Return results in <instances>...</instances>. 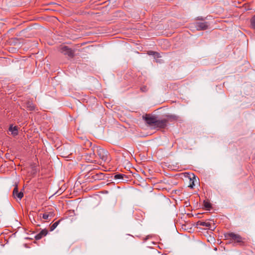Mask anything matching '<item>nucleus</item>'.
<instances>
[{"instance_id": "nucleus-6", "label": "nucleus", "mask_w": 255, "mask_h": 255, "mask_svg": "<svg viewBox=\"0 0 255 255\" xmlns=\"http://www.w3.org/2000/svg\"><path fill=\"white\" fill-rule=\"evenodd\" d=\"M167 122V120L166 119L159 120H158V118H157L153 128H164L166 126Z\"/></svg>"}, {"instance_id": "nucleus-12", "label": "nucleus", "mask_w": 255, "mask_h": 255, "mask_svg": "<svg viewBox=\"0 0 255 255\" xmlns=\"http://www.w3.org/2000/svg\"><path fill=\"white\" fill-rule=\"evenodd\" d=\"M92 177L94 180H100L104 179L105 177V175L102 172H99L92 175Z\"/></svg>"}, {"instance_id": "nucleus-5", "label": "nucleus", "mask_w": 255, "mask_h": 255, "mask_svg": "<svg viewBox=\"0 0 255 255\" xmlns=\"http://www.w3.org/2000/svg\"><path fill=\"white\" fill-rule=\"evenodd\" d=\"M59 50L61 53L70 57H73L74 55L73 51L67 46H63L60 48Z\"/></svg>"}, {"instance_id": "nucleus-4", "label": "nucleus", "mask_w": 255, "mask_h": 255, "mask_svg": "<svg viewBox=\"0 0 255 255\" xmlns=\"http://www.w3.org/2000/svg\"><path fill=\"white\" fill-rule=\"evenodd\" d=\"M96 148L97 153L100 158L106 161L107 160L108 151L100 147H96Z\"/></svg>"}, {"instance_id": "nucleus-14", "label": "nucleus", "mask_w": 255, "mask_h": 255, "mask_svg": "<svg viewBox=\"0 0 255 255\" xmlns=\"http://www.w3.org/2000/svg\"><path fill=\"white\" fill-rule=\"evenodd\" d=\"M114 178L115 179H118L120 181H125L127 180V177L125 175L122 174H116L114 176Z\"/></svg>"}, {"instance_id": "nucleus-19", "label": "nucleus", "mask_w": 255, "mask_h": 255, "mask_svg": "<svg viewBox=\"0 0 255 255\" xmlns=\"http://www.w3.org/2000/svg\"><path fill=\"white\" fill-rule=\"evenodd\" d=\"M155 58H159L161 57V56L159 53L155 52V55H154Z\"/></svg>"}, {"instance_id": "nucleus-18", "label": "nucleus", "mask_w": 255, "mask_h": 255, "mask_svg": "<svg viewBox=\"0 0 255 255\" xmlns=\"http://www.w3.org/2000/svg\"><path fill=\"white\" fill-rule=\"evenodd\" d=\"M251 24L252 27L255 29V15L252 18L251 20Z\"/></svg>"}, {"instance_id": "nucleus-22", "label": "nucleus", "mask_w": 255, "mask_h": 255, "mask_svg": "<svg viewBox=\"0 0 255 255\" xmlns=\"http://www.w3.org/2000/svg\"><path fill=\"white\" fill-rule=\"evenodd\" d=\"M145 89H146V88H145V87H143V88H141V90L142 91H145Z\"/></svg>"}, {"instance_id": "nucleus-23", "label": "nucleus", "mask_w": 255, "mask_h": 255, "mask_svg": "<svg viewBox=\"0 0 255 255\" xmlns=\"http://www.w3.org/2000/svg\"><path fill=\"white\" fill-rule=\"evenodd\" d=\"M88 143L90 144V145H91L92 144V143L89 141H88Z\"/></svg>"}, {"instance_id": "nucleus-10", "label": "nucleus", "mask_w": 255, "mask_h": 255, "mask_svg": "<svg viewBox=\"0 0 255 255\" xmlns=\"http://www.w3.org/2000/svg\"><path fill=\"white\" fill-rule=\"evenodd\" d=\"M197 225L205 227L211 230H213L215 229V227H213V228H212L211 224L208 222H203L201 221H199L197 222Z\"/></svg>"}, {"instance_id": "nucleus-16", "label": "nucleus", "mask_w": 255, "mask_h": 255, "mask_svg": "<svg viewBox=\"0 0 255 255\" xmlns=\"http://www.w3.org/2000/svg\"><path fill=\"white\" fill-rule=\"evenodd\" d=\"M203 206L208 210H210L211 208V204L208 201L204 200Z\"/></svg>"}, {"instance_id": "nucleus-20", "label": "nucleus", "mask_w": 255, "mask_h": 255, "mask_svg": "<svg viewBox=\"0 0 255 255\" xmlns=\"http://www.w3.org/2000/svg\"><path fill=\"white\" fill-rule=\"evenodd\" d=\"M155 52L153 51H149L147 52V54L149 55H153L154 56L155 55Z\"/></svg>"}, {"instance_id": "nucleus-2", "label": "nucleus", "mask_w": 255, "mask_h": 255, "mask_svg": "<svg viewBox=\"0 0 255 255\" xmlns=\"http://www.w3.org/2000/svg\"><path fill=\"white\" fill-rule=\"evenodd\" d=\"M157 117L155 116H152L149 114H146L143 116V119L144 120L146 123L151 127H154Z\"/></svg>"}, {"instance_id": "nucleus-17", "label": "nucleus", "mask_w": 255, "mask_h": 255, "mask_svg": "<svg viewBox=\"0 0 255 255\" xmlns=\"http://www.w3.org/2000/svg\"><path fill=\"white\" fill-rule=\"evenodd\" d=\"M60 223V220L55 222L54 223H53L51 226H50V231H53L56 227L57 226H58V225Z\"/></svg>"}, {"instance_id": "nucleus-1", "label": "nucleus", "mask_w": 255, "mask_h": 255, "mask_svg": "<svg viewBox=\"0 0 255 255\" xmlns=\"http://www.w3.org/2000/svg\"><path fill=\"white\" fill-rule=\"evenodd\" d=\"M225 237L231 242L238 243L241 245L244 244V239L239 234L234 233H228L225 234Z\"/></svg>"}, {"instance_id": "nucleus-3", "label": "nucleus", "mask_w": 255, "mask_h": 255, "mask_svg": "<svg viewBox=\"0 0 255 255\" xmlns=\"http://www.w3.org/2000/svg\"><path fill=\"white\" fill-rule=\"evenodd\" d=\"M85 160L88 162H96V155L94 151H90L84 155Z\"/></svg>"}, {"instance_id": "nucleus-21", "label": "nucleus", "mask_w": 255, "mask_h": 255, "mask_svg": "<svg viewBox=\"0 0 255 255\" xmlns=\"http://www.w3.org/2000/svg\"><path fill=\"white\" fill-rule=\"evenodd\" d=\"M30 220H31V222L33 224H34L35 223H36V221H35V219H34V218H33V220H31V219H30Z\"/></svg>"}, {"instance_id": "nucleus-8", "label": "nucleus", "mask_w": 255, "mask_h": 255, "mask_svg": "<svg viewBox=\"0 0 255 255\" xmlns=\"http://www.w3.org/2000/svg\"><path fill=\"white\" fill-rule=\"evenodd\" d=\"M195 27L198 30H205L208 28V24L207 22H197Z\"/></svg>"}, {"instance_id": "nucleus-9", "label": "nucleus", "mask_w": 255, "mask_h": 255, "mask_svg": "<svg viewBox=\"0 0 255 255\" xmlns=\"http://www.w3.org/2000/svg\"><path fill=\"white\" fill-rule=\"evenodd\" d=\"M55 216V213L53 211H50L48 212H45L42 214V217L43 219L47 220H51Z\"/></svg>"}, {"instance_id": "nucleus-15", "label": "nucleus", "mask_w": 255, "mask_h": 255, "mask_svg": "<svg viewBox=\"0 0 255 255\" xmlns=\"http://www.w3.org/2000/svg\"><path fill=\"white\" fill-rule=\"evenodd\" d=\"M9 130L11 132V134L13 135H16L18 134V129L17 127L10 126Z\"/></svg>"}, {"instance_id": "nucleus-13", "label": "nucleus", "mask_w": 255, "mask_h": 255, "mask_svg": "<svg viewBox=\"0 0 255 255\" xmlns=\"http://www.w3.org/2000/svg\"><path fill=\"white\" fill-rule=\"evenodd\" d=\"M26 108L29 111H34L36 109L35 106L31 102H27L26 103Z\"/></svg>"}, {"instance_id": "nucleus-11", "label": "nucleus", "mask_w": 255, "mask_h": 255, "mask_svg": "<svg viewBox=\"0 0 255 255\" xmlns=\"http://www.w3.org/2000/svg\"><path fill=\"white\" fill-rule=\"evenodd\" d=\"M47 234L48 231L46 229H43L35 236V239L36 240H39L43 237L46 236L47 235Z\"/></svg>"}, {"instance_id": "nucleus-7", "label": "nucleus", "mask_w": 255, "mask_h": 255, "mask_svg": "<svg viewBox=\"0 0 255 255\" xmlns=\"http://www.w3.org/2000/svg\"><path fill=\"white\" fill-rule=\"evenodd\" d=\"M13 195L14 198H18L19 200H21L23 196V192H22L21 191H18L17 185H16L14 188L13 191Z\"/></svg>"}]
</instances>
